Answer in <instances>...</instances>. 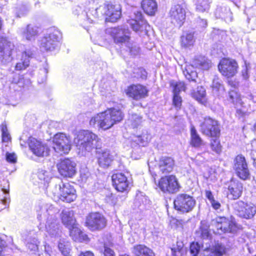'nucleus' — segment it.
I'll use <instances>...</instances> for the list:
<instances>
[{
    "instance_id": "nucleus-39",
    "label": "nucleus",
    "mask_w": 256,
    "mask_h": 256,
    "mask_svg": "<svg viewBox=\"0 0 256 256\" xmlns=\"http://www.w3.org/2000/svg\"><path fill=\"white\" fill-rule=\"evenodd\" d=\"M216 256H222L226 252L225 246L221 242H216L210 248Z\"/></svg>"
},
{
    "instance_id": "nucleus-46",
    "label": "nucleus",
    "mask_w": 256,
    "mask_h": 256,
    "mask_svg": "<svg viewBox=\"0 0 256 256\" xmlns=\"http://www.w3.org/2000/svg\"><path fill=\"white\" fill-rule=\"evenodd\" d=\"M206 96V90L202 86H198L196 90L192 92V96L198 101L200 102Z\"/></svg>"
},
{
    "instance_id": "nucleus-6",
    "label": "nucleus",
    "mask_w": 256,
    "mask_h": 256,
    "mask_svg": "<svg viewBox=\"0 0 256 256\" xmlns=\"http://www.w3.org/2000/svg\"><path fill=\"white\" fill-rule=\"evenodd\" d=\"M62 38V34L60 30L54 28H50L48 33L42 38L40 48L46 51L54 50Z\"/></svg>"
},
{
    "instance_id": "nucleus-4",
    "label": "nucleus",
    "mask_w": 256,
    "mask_h": 256,
    "mask_svg": "<svg viewBox=\"0 0 256 256\" xmlns=\"http://www.w3.org/2000/svg\"><path fill=\"white\" fill-rule=\"evenodd\" d=\"M106 32L112 38L114 43L119 46L128 44L130 40V30L126 26L110 28Z\"/></svg>"
},
{
    "instance_id": "nucleus-2",
    "label": "nucleus",
    "mask_w": 256,
    "mask_h": 256,
    "mask_svg": "<svg viewBox=\"0 0 256 256\" xmlns=\"http://www.w3.org/2000/svg\"><path fill=\"white\" fill-rule=\"evenodd\" d=\"M53 208L52 206L48 208L47 205L39 204L36 209L38 213L37 218L39 221H41L43 218H46V228L47 232L52 237L59 238L61 236L62 232L60 229V224L57 220L54 218L55 216L52 212Z\"/></svg>"
},
{
    "instance_id": "nucleus-49",
    "label": "nucleus",
    "mask_w": 256,
    "mask_h": 256,
    "mask_svg": "<svg viewBox=\"0 0 256 256\" xmlns=\"http://www.w3.org/2000/svg\"><path fill=\"white\" fill-rule=\"evenodd\" d=\"M210 142L212 150L216 154H220L222 152V146L218 138V137H214Z\"/></svg>"
},
{
    "instance_id": "nucleus-47",
    "label": "nucleus",
    "mask_w": 256,
    "mask_h": 256,
    "mask_svg": "<svg viewBox=\"0 0 256 256\" xmlns=\"http://www.w3.org/2000/svg\"><path fill=\"white\" fill-rule=\"evenodd\" d=\"M181 42L182 46L187 48L193 45L194 42V35L192 33L186 34V36L181 37Z\"/></svg>"
},
{
    "instance_id": "nucleus-30",
    "label": "nucleus",
    "mask_w": 256,
    "mask_h": 256,
    "mask_svg": "<svg viewBox=\"0 0 256 256\" xmlns=\"http://www.w3.org/2000/svg\"><path fill=\"white\" fill-rule=\"evenodd\" d=\"M132 252L135 256H155L153 250L144 244L134 246Z\"/></svg>"
},
{
    "instance_id": "nucleus-52",
    "label": "nucleus",
    "mask_w": 256,
    "mask_h": 256,
    "mask_svg": "<svg viewBox=\"0 0 256 256\" xmlns=\"http://www.w3.org/2000/svg\"><path fill=\"white\" fill-rule=\"evenodd\" d=\"M0 127L2 133V141L8 142L10 140V136L8 132L7 126L5 123H2Z\"/></svg>"
},
{
    "instance_id": "nucleus-37",
    "label": "nucleus",
    "mask_w": 256,
    "mask_h": 256,
    "mask_svg": "<svg viewBox=\"0 0 256 256\" xmlns=\"http://www.w3.org/2000/svg\"><path fill=\"white\" fill-rule=\"evenodd\" d=\"M142 122V117L138 114H133L130 116L127 124L131 128H138Z\"/></svg>"
},
{
    "instance_id": "nucleus-9",
    "label": "nucleus",
    "mask_w": 256,
    "mask_h": 256,
    "mask_svg": "<svg viewBox=\"0 0 256 256\" xmlns=\"http://www.w3.org/2000/svg\"><path fill=\"white\" fill-rule=\"evenodd\" d=\"M232 207L236 214L246 219H251L256 214V206L252 204H248L238 200L232 204Z\"/></svg>"
},
{
    "instance_id": "nucleus-24",
    "label": "nucleus",
    "mask_w": 256,
    "mask_h": 256,
    "mask_svg": "<svg viewBox=\"0 0 256 256\" xmlns=\"http://www.w3.org/2000/svg\"><path fill=\"white\" fill-rule=\"evenodd\" d=\"M20 34L22 38L26 40H34L38 36L39 28L34 25L29 24L25 27L22 28Z\"/></svg>"
},
{
    "instance_id": "nucleus-50",
    "label": "nucleus",
    "mask_w": 256,
    "mask_h": 256,
    "mask_svg": "<svg viewBox=\"0 0 256 256\" xmlns=\"http://www.w3.org/2000/svg\"><path fill=\"white\" fill-rule=\"evenodd\" d=\"M128 48L130 54L132 56H135L138 54L140 48L136 44H130L129 42L126 44Z\"/></svg>"
},
{
    "instance_id": "nucleus-7",
    "label": "nucleus",
    "mask_w": 256,
    "mask_h": 256,
    "mask_svg": "<svg viewBox=\"0 0 256 256\" xmlns=\"http://www.w3.org/2000/svg\"><path fill=\"white\" fill-rule=\"evenodd\" d=\"M176 210L183 213L188 212L192 210L196 205V200L186 194H178L174 202Z\"/></svg>"
},
{
    "instance_id": "nucleus-60",
    "label": "nucleus",
    "mask_w": 256,
    "mask_h": 256,
    "mask_svg": "<svg viewBox=\"0 0 256 256\" xmlns=\"http://www.w3.org/2000/svg\"><path fill=\"white\" fill-rule=\"evenodd\" d=\"M6 160L8 162L14 163L16 162V156L14 154L7 152L6 154Z\"/></svg>"
},
{
    "instance_id": "nucleus-59",
    "label": "nucleus",
    "mask_w": 256,
    "mask_h": 256,
    "mask_svg": "<svg viewBox=\"0 0 256 256\" xmlns=\"http://www.w3.org/2000/svg\"><path fill=\"white\" fill-rule=\"evenodd\" d=\"M44 252L42 254H38V256H51L52 250L51 247L46 244L44 245Z\"/></svg>"
},
{
    "instance_id": "nucleus-23",
    "label": "nucleus",
    "mask_w": 256,
    "mask_h": 256,
    "mask_svg": "<svg viewBox=\"0 0 256 256\" xmlns=\"http://www.w3.org/2000/svg\"><path fill=\"white\" fill-rule=\"evenodd\" d=\"M105 14L107 16L106 21L112 22H116L121 16L120 7L119 4H108L105 6Z\"/></svg>"
},
{
    "instance_id": "nucleus-26",
    "label": "nucleus",
    "mask_w": 256,
    "mask_h": 256,
    "mask_svg": "<svg viewBox=\"0 0 256 256\" xmlns=\"http://www.w3.org/2000/svg\"><path fill=\"white\" fill-rule=\"evenodd\" d=\"M174 166V160L170 156H162L158 162V168L162 174H167L173 170Z\"/></svg>"
},
{
    "instance_id": "nucleus-55",
    "label": "nucleus",
    "mask_w": 256,
    "mask_h": 256,
    "mask_svg": "<svg viewBox=\"0 0 256 256\" xmlns=\"http://www.w3.org/2000/svg\"><path fill=\"white\" fill-rule=\"evenodd\" d=\"M200 250V246L198 242L192 243L190 246V250L192 256H197Z\"/></svg>"
},
{
    "instance_id": "nucleus-42",
    "label": "nucleus",
    "mask_w": 256,
    "mask_h": 256,
    "mask_svg": "<svg viewBox=\"0 0 256 256\" xmlns=\"http://www.w3.org/2000/svg\"><path fill=\"white\" fill-rule=\"evenodd\" d=\"M229 100H230L236 106H242V102L240 96L236 90H230L228 93Z\"/></svg>"
},
{
    "instance_id": "nucleus-18",
    "label": "nucleus",
    "mask_w": 256,
    "mask_h": 256,
    "mask_svg": "<svg viewBox=\"0 0 256 256\" xmlns=\"http://www.w3.org/2000/svg\"><path fill=\"white\" fill-rule=\"evenodd\" d=\"M172 22L178 26H181L186 18L184 9L180 4L173 6L169 12Z\"/></svg>"
},
{
    "instance_id": "nucleus-61",
    "label": "nucleus",
    "mask_w": 256,
    "mask_h": 256,
    "mask_svg": "<svg viewBox=\"0 0 256 256\" xmlns=\"http://www.w3.org/2000/svg\"><path fill=\"white\" fill-rule=\"evenodd\" d=\"M210 203L211 204L212 208L214 210H220L222 206L218 201L216 200L215 199H214L212 201L210 202Z\"/></svg>"
},
{
    "instance_id": "nucleus-36",
    "label": "nucleus",
    "mask_w": 256,
    "mask_h": 256,
    "mask_svg": "<svg viewBox=\"0 0 256 256\" xmlns=\"http://www.w3.org/2000/svg\"><path fill=\"white\" fill-rule=\"evenodd\" d=\"M191 144L192 146L198 148L203 144V141L196 132L194 127H192L190 130Z\"/></svg>"
},
{
    "instance_id": "nucleus-51",
    "label": "nucleus",
    "mask_w": 256,
    "mask_h": 256,
    "mask_svg": "<svg viewBox=\"0 0 256 256\" xmlns=\"http://www.w3.org/2000/svg\"><path fill=\"white\" fill-rule=\"evenodd\" d=\"M69 230L70 236L76 242L82 231L76 226V224H74L72 228L69 229Z\"/></svg>"
},
{
    "instance_id": "nucleus-63",
    "label": "nucleus",
    "mask_w": 256,
    "mask_h": 256,
    "mask_svg": "<svg viewBox=\"0 0 256 256\" xmlns=\"http://www.w3.org/2000/svg\"><path fill=\"white\" fill-rule=\"evenodd\" d=\"M104 254L105 256H114V252L111 248L104 246Z\"/></svg>"
},
{
    "instance_id": "nucleus-15",
    "label": "nucleus",
    "mask_w": 256,
    "mask_h": 256,
    "mask_svg": "<svg viewBox=\"0 0 256 256\" xmlns=\"http://www.w3.org/2000/svg\"><path fill=\"white\" fill-rule=\"evenodd\" d=\"M56 166L59 173L64 177L72 178L76 173V164L69 158L61 160Z\"/></svg>"
},
{
    "instance_id": "nucleus-17",
    "label": "nucleus",
    "mask_w": 256,
    "mask_h": 256,
    "mask_svg": "<svg viewBox=\"0 0 256 256\" xmlns=\"http://www.w3.org/2000/svg\"><path fill=\"white\" fill-rule=\"evenodd\" d=\"M90 124L94 126L98 124L100 128L104 130H108L113 126L110 116L108 114L106 110L92 117L90 120Z\"/></svg>"
},
{
    "instance_id": "nucleus-34",
    "label": "nucleus",
    "mask_w": 256,
    "mask_h": 256,
    "mask_svg": "<svg viewBox=\"0 0 256 256\" xmlns=\"http://www.w3.org/2000/svg\"><path fill=\"white\" fill-rule=\"evenodd\" d=\"M108 114L110 116L112 124L120 122L124 118V114L120 110L110 108L106 110Z\"/></svg>"
},
{
    "instance_id": "nucleus-35",
    "label": "nucleus",
    "mask_w": 256,
    "mask_h": 256,
    "mask_svg": "<svg viewBox=\"0 0 256 256\" xmlns=\"http://www.w3.org/2000/svg\"><path fill=\"white\" fill-rule=\"evenodd\" d=\"M215 14L217 18L226 20L231 16L232 12L230 8L226 6H219L216 9Z\"/></svg>"
},
{
    "instance_id": "nucleus-40",
    "label": "nucleus",
    "mask_w": 256,
    "mask_h": 256,
    "mask_svg": "<svg viewBox=\"0 0 256 256\" xmlns=\"http://www.w3.org/2000/svg\"><path fill=\"white\" fill-rule=\"evenodd\" d=\"M50 183L51 186L54 188V193L60 194L63 185L64 184L60 178H54L50 179Z\"/></svg>"
},
{
    "instance_id": "nucleus-32",
    "label": "nucleus",
    "mask_w": 256,
    "mask_h": 256,
    "mask_svg": "<svg viewBox=\"0 0 256 256\" xmlns=\"http://www.w3.org/2000/svg\"><path fill=\"white\" fill-rule=\"evenodd\" d=\"M98 152L100 154L98 158V164L102 168H108L112 160V156L108 150H104L102 152Z\"/></svg>"
},
{
    "instance_id": "nucleus-19",
    "label": "nucleus",
    "mask_w": 256,
    "mask_h": 256,
    "mask_svg": "<svg viewBox=\"0 0 256 256\" xmlns=\"http://www.w3.org/2000/svg\"><path fill=\"white\" fill-rule=\"evenodd\" d=\"M132 30L140 34H146L148 28L150 27L147 22L142 18V14L140 12L136 14V19H132L128 22Z\"/></svg>"
},
{
    "instance_id": "nucleus-20",
    "label": "nucleus",
    "mask_w": 256,
    "mask_h": 256,
    "mask_svg": "<svg viewBox=\"0 0 256 256\" xmlns=\"http://www.w3.org/2000/svg\"><path fill=\"white\" fill-rule=\"evenodd\" d=\"M112 184L118 192H124L128 191L130 182L128 178L122 173H116L112 176Z\"/></svg>"
},
{
    "instance_id": "nucleus-58",
    "label": "nucleus",
    "mask_w": 256,
    "mask_h": 256,
    "mask_svg": "<svg viewBox=\"0 0 256 256\" xmlns=\"http://www.w3.org/2000/svg\"><path fill=\"white\" fill-rule=\"evenodd\" d=\"M182 98L179 96V94H174L173 104L174 106L178 108H180L182 104Z\"/></svg>"
},
{
    "instance_id": "nucleus-43",
    "label": "nucleus",
    "mask_w": 256,
    "mask_h": 256,
    "mask_svg": "<svg viewBox=\"0 0 256 256\" xmlns=\"http://www.w3.org/2000/svg\"><path fill=\"white\" fill-rule=\"evenodd\" d=\"M208 228L209 226L207 224L206 222L202 221L200 223L199 230L197 232L200 234V236L203 239L208 238L210 236Z\"/></svg>"
},
{
    "instance_id": "nucleus-53",
    "label": "nucleus",
    "mask_w": 256,
    "mask_h": 256,
    "mask_svg": "<svg viewBox=\"0 0 256 256\" xmlns=\"http://www.w3.org/2000/svg\"><path fill=\"white\" fill-rule=\"evenodd\" d=\"M212 54L221 56L222 54H224L223 48L222 44H214L212 48Z\"/></svg>"
},
{
    "instance_id": "nucleus-41",
    "label": "nucleus",
    "mask_w": 256,
    "mask_h": 256,
    "mask_svg": "<svg viewBox=\"0 0 256 256\" xmlns=\"http://www.w3.org/2000/svg\"><path fill=\"white\" fill-rule=\"evenodd\" d=\"M148 202V200L146 197L142 196H137L134 202V208L142 210L145 208Z\"/></svg>"
},
{
    "instance_id": "nucleus-5",
    "label": "nucleus",
    "mask_w": 256,
    "mask_h": 256,
    "mask_svg": "<svg viewBox=\"0 0 256 256\" xmlns=\"http://www.w3.org/2000/svg\"><path fill=\"white\" fill-rule=\"evenodd\" d=\"M211 226L217 230V232L234 233L238 230L236 222L232 220L225 216H217L210 222Z\"/></svg>"
},
{
    "instance_id": "nucleus-29",
    "label": "nucleus",
    "mask_w": 256,
    "mask_h": 256,
    "mask_svg": "<svg viewBox=\"0 0 256 256\" xmlns=\"http://www.w3.org/2000/svg\"><path fill=\"white\" fill-rule=\"evenodd\" d=\"M34 54L30 50H26L22 53L20 62H18L15 66L17 70H22L26 69L30 64V58H32Z\"/></svg>"
},
{
    "instance_id": "nucleus-14",
    "label": "nucleus",
    "mask_w": 256,
    "mask_h": 256,
    "mask_svg": "<svg viewBox=\"0 0 256 256\" xmlns=\"http://www.w3.org/2000/svg\"><path fill=\"white\" fill-rule=\"evenodd\" d=\"M53 148L54 150L62 154H68L71 149L70 140L65 134L60 133L53 138Z\"/></svg>"
},
{
    "instance_id": "nucleus-57",
    "label": "nucleus",
    "mask_w": 256,
    "mask_h": 256,
    "mask_svg": "<svg viewBox=\"0 0 256 256\" xmlns=\"http://www.w3.org/2000/svg\"><path fill=\"white\" fill-rule=\"evenodd\" d=\"M28 12V9L26 6H22L17 8L16 12V17L21 18L26 15Z\"/></svg>"
},
{
    "instance_id": "nucleus-38",
    "label": "nucleus",
    "mask_w": 256,
    "mask_h": 256,
    "mask_svg": "<svg viewBox=\"0 0 256 256\" xmlns=\"http://www.w3.org/2000/svg\"><path fill=\"white\" fill-rule=\"evenodd\" d=\"M151 139V136L147 132H143L141 135L135 137L134 141L139 146H146Z\"/></svg>"
},
{
    "instance_id": "nucleus-48",
    "label": "nucleus",
    "mask_w": 256,
    "mask_h": 256,
    "mask_svg": "<svg viewBox=\"0 0 256 256\" xmlns=\"http://www.w3.org/2000/svg\"><path fill=\"white\" fill-rule=\"evenodd\" d=\"M186 250L184 248L182 243H177L176 247H174L170 248V252L172 256H182V254L185 252Z\"/></svg>"
},
{
    "instance_id": "nucleus-54",
    "label": "nucleus",
    "mask_w": 256,
    "mask_h": 256,
    "mask_svg": "<svg viewBox=\"0 0 256 256\" xmlns=\"http://www.w3.org/2000/svg\"><path fill=\"white\" fill-rule=\"evenodd\" d=\"M38 176L40 180H43L46 182H48L50 180L49 172L44 170L39 171L38 172Z\"/></svg>"
},
{
    "instance_id": "nucleus-3",
    "label": "nucleus",
    "mask_w": 256,
    "mask_h": 256,
    "mask_svg": "<svg viewBox=\"0 0 256 256\" xmlns=\"http://www.w3.org/2000/svg\"><path fill=\"white\" fill-rule=\"evenodd\" d=\"M210 66V63L206 58L202 56H196L191 64L186 65L183 70V73L188 81L196 82L198 74L196 71L193 70L194 68L208 70Z\"/></svg>"
},
{
    "instance_id": "nucleus-11",
    "label": "nucleus",
    "mask_w": 256,
    "mask_h": 256,
    "mask_svg": "<svg viewBox=\"0 0 256 256\" xmlns=\"http://www.w3.org/2000/svg\"><path fill=\"white\" fill-rule=\"evenodd\" d=\"M200 132L210 137H219L220 129L218 121L210 117H206L200 124Z\"/></svg>"
},
{
    "instance_id": "nucleus-45",
    "label": "nucleus",
    "mask_w": 256,
    "mask_h": 256,
    "mask_svg": "<svg viewBox=\"0 0 256 256\" xmlns=\"http://www.w3.org/2000/svg\"><path fill=\"white\" fill-rule=\"evenodd\" d=\"M59 250L64 256H69L70 250V244L65 242L64 240H60L58 244Z\"/></svg>"
},
{
    "instance_id": "nucleus-28",
    "label": "nucleus",
    "mask_w": 256,
    "mask_h": 256,
    "mask_svg": "<svg viewBox=\"0 0 256 256\" xmlns=\"http://www.w3.org/2000/svg\"><path fill=\"white\" fill-rule=\"evenodd\" d=\"M74 215V212L68 208L63 210L60 214L62 224L68 229H70L76 224Z\"/></svg>"
},
{
    "instance_id": "nucleus-27",
    "label": "nucleus",
    "mask_w": 256,
    "mask_h": 256,
    "mask_svg": "<svg viewBox=\"0 0 256 256\" xmlns=\"http://www.w3.org/2000/svg\"><path fill=\"white\" fill-rule=\"evenodd\" d=\"M243 186L238 180H232L228 186V194L230 198L233 200L238 198L242 195Z\"/></svg>"
},
{
    "instance_id": "nucleus-56",
    "label": "nucleus",
    "mask_w": 256,
    "mask_h": 256,
    "mask_svg": "<svg viewBox=\"0 0 256 256\" xmlns=\"http://www.w3.org/2000/svg\"><path fill=\"white\" fill-rule=\"evenodd\" d=\"M212 86L216 90H218L222 88V80L216 76H214L212 80Z\"/></svg>"
},
{
    "instance_id": "nucleus-64",
    "label": "nucleus",
    "mask_w": 256,
    "mask_h": 256,
    "mask_svg": "<svg viewBox=\"0 0 256 256\" xmlns=\"http://www.w3.org/2000/svg\"><path fill=\"white\" fill-rule=\"evenodd\" d=\"M27 247L31 251L35 252L38 250V246L36 243L28 242Z\"/></svg>"
},
{
    "instance_id": "nucleus-13",
    "label": "nucleus",
    "mask_w": 256,
    "mask_h": 256,
    "mask_svg": "<svg viewBox=\"0 0 256 256\" xmlns=\"http://www.w3.org/2000/svg\"><path fill=\"white\" fill-rule=\"evenodd\" d=\"M107 220L100 212H92L86 217V225L91 230H100L104 228Z\"/></svg>"
},
{
    "instance_id": "nucleus-31",
    "label": "nucleus",
    "mask_w": 256,
    "mask_h": 256,
    "mask_svg": "<svg viewBox=\"0 0 256 256\" xmlns=\"http://www.w3.org/2000/svg\"><path fill=\"white\" fill-rule=\"evenodd\" d=\"M141 4L144 11L148 15L153 16L157 11L158 6L155 0H143Z\"/></svg>"
},
{
    "instance_id": "nucleus-21",
    "label": "nucleus",
    "mask_w": 256,
    "mask_h": 256,
    "mask_svg": "<svg viewBox=\"0 0 256 256\" xmlns=\"http://www.w3.org/2000/svg\"><path fill=\"white\" fill-rule=\"evenodd\" d=\"M29 147L32 153L38 156L44 157L49 154L50 150L47 145L34 138L30 139Z\"/></svg>"
},
{
    "instance_id": "nucleus-12",
    "label": "nucleus",
    "mask_w": 256,
    "mask_h": 256,
    "mask_svg": "<svg viewBox=\"0 0 256 256\" xmlns=\"http://www.w3.org/2000/svg\"><path fill=\"white\" fill-rule=\"evenodd\" d=\"M158 186L162 192L168 194L176 193L180 188L178 180L174 175L162 177L160 180Z\"/></svg>"
},
{
    "instance_id": "nucleus-8",
    "label": "nucleus",
    "mask_w": 256,
    "mask_h": 256,
    "mask_svg": "<svg viewBox=\"0 0 256 256\" xmlns=\"http://www.w3.org/2000/svg\"><path fill=\"white\" fill-rule=\"evenodd\" d=\"M233 168L236 175L242 180H250L251 174L245 158L242 154L238 155L234 160Z\"/></svg>"
},
{
    "instance_id": "nucleus-25",
    "label": "nucleus",
    "mask_w": 256,
    "mask_h": 256,
    "mask_svg": "<svg viewBox=\"0 0 256 256\" xmlns=\"http://www.w3.org/2000/svg\"><path fill=\"white\" fill-rule=\"evenodd\" d=\"M76 198V190L69 183L63 185L60 192V199L67 202H73Z\"/></svg>"
},
{
    "instance_id": "nucleus-44",
    "label": "nucleus",
    "mask_w": 256,
    "mask_h": 256,
    "mask_svg": "<svg viewBox=\"0 0 256 256\" xmlns=\"http://www.w3.org/2000/svg\"><path fill=\"white\" fill-rule=\"evenodd\" d=\"M170 85L173 88V93L175 94H179L181 91L186 90L184 83L182 82H175L171 80Z\"/></svg>"
},
{
    "instance_id": "nucleus-22",
    "label": "nucleus",
    "mask_w": 256,
    "mask_h": 256,
    "mask_svg": "<svg viewBox=\"0 0 256 256\" xmlns=\"http://www.w3.org/2000/svg\"><path fill=\"white\" fill-rule=\"evenodd\" d=\"M148 90L141 84H133L128 88L126 94L135 100H139L148 96Z\"/></svg>"
},
{
    "instance_id": "nucleus-10",
    "label": "nucleus",
    "mask_w": 256,
    "mask_h": 256,
    "mask_svg": "<svg viewBox=\"0 0 256 256\" xmlns=\"http://www.w3.org/2000/svg\"><path fill=\"white\" fill-rule=\"evenodd\" d=\"M14 45L5 38H0V61L6 64L12 61L13 54L16 52Z\"/></svg>"
},
{
    "instance_id": "nucleus-1",
    "label": "nucleus",
    "mask_w": 256,
    "mask_h": 256,
    "mask_svg": "<svg viewBox=\"0 0 256 256\" xmlns=\"http://www.w3.org/2000/svg\"><path fill=\"white\" fill-rule=\"evenodd\" d=\"M74 142L79 150V154L82 156H85L94 148H100L102 146V142L98 136L88 130L80 132L75 138Z\"/></svg>"
},
{
    "instance_id": "nucleus-33",
    "label": "nucleus",
    "mask_w": 256,
    "mask_h": 256,
    "mask_svg": "<svg viewBox=\"0 0 256 256\" xmlns=\"http://www.w3.org/2000/svg\"><path fill=\"white\" fill-rule=\"evenodd\" d=\"M196 10L199 12H208L210 8V0H193Z\"/></svg>"
},
{
    "instance_id": "nucleus-62",
    "label": "nucleus",
    "mask_w": 256,
    "mask_h": 256,
    "mask_svg": "<svg viewBox=\"0 0 256 256\" xmlns=\"http://www.w3.org/2000/svg\"><path fill=\"white\" fill-rule=\"evenodd\" d=\"M79 238H78V240L76 242H88V236L84 234V232H81L80 233V236H78Z\"/></svg>"
},
{
    "instance_id": "nucleus-16",
    "label": "nucleus",
    "mask_w": 256,
    "mask_h": 256,
    "mask_svg": "<svg viewBox=\"0 0 256 256\" xmlns=\"http://www.w3.org/2000/svg\"><path fill=\"white\" fill-rule=\"evenodd\" d=\"M238 68V64L234 60L223 59L218 65L220 72L227 77L233 76L236 73Z\"/></svg>"
}]
</instances>
